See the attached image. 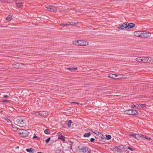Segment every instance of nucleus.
Wrapping results in <instances>:
<instances>
[{
    "label": "nucleus",
    "instance_id": "nucleus-1",
    "mask_svg": "<svg viewBox=\"0 0 153 153\" xmlns=\"http://www.w3.org/2000/svg\"><path fill=\"white\" fill-rule=\"evenodd\" d=\"M134 35L137 37H150L151 33L144 31H136L134 32Z\"/></svg>",
    "mask_w": 153,
    "mask_h": 153
},
{
    "label": "nucleus",
    "instance_id": "nucleus-2",
    "mask_svg": "<svg viewBox=\"0 0 153 153\" xmlns=\"http://www.w3.org/2000/svg\"><path fill=\"white\" fill-rule=\"evenodd\" d=\"M126 76L123 74L116 75L113 74H108V76L111 78L115 79H120L123 78H126Z\"/></svg>",
    "mask_w": 153,
    "mask_h": 153
},
{
    "label": "nucleus",
    "instance_id": "nucleus-3",
    "mask_svg": "<svg viewBox=\"0 0 153 153\" xmlns=\"http://www.w3.org/2000/svg\"><path fill=\"white\" fill-rule=\"evenodd\" d=\"M26 121V118L24 117H18L14 120L15 124L21 125L23 124Z\"/></svg>",
    "mask_w": 153,
    "mask_h": 153
},
{
    "label": "nucleus",
    "instance_id": "nucleus-4",
    "mask_svg": "<svg viewBox=\"0 0 153 153\" xmlns=\"http://www.w3.org/2000/svg\"><path fill=\"white\" fill-rule=\"evenodd\" d=\"M18 134L22 137H25L28 135V132L25 129H20L18 131Z\"/></svg>",
    "mask_w": 153,
    "mask_h": 153
},
{
    "label": "nucleus",
    "instance_id": "nucleus-5",
    "mask_svg": "<svg viewBox=\"0 0 153 153\" xmlns=\"http://www.w3.org/2000/svg\"><path fill=\"white\" fill-rule=\"evenodd\" d=\"M45 7L47 8L49 11L53 12H56L57 11V8L54 6L47 5L45 6Z\"/></svg>",
    "mask_w": 153,
    "mask_h": 153
},
{
    "label": "nucleus",
    "instance_id": "nucleus-6",
    "mask_svg": "<svg viewBox=\"0 0 153 153\" xmlns=\"http://www.w3.org/2000/svg\"><path fill=\"white\" fill-rule=\"evenodd\" d=\"M89 148L86 146H83L81 149H79L78 151L79 153H84L87 152V153H89L88 151Z\"/></svg>",
    "mask_w": 153,
    "mask_h": 153
},
{
    "label": "nucleus",
    "instance_id": "nucleus-7",
    "mask_svg": "<svg viewBox=\"0 0 153 153\" xmlns=\"http://www.w3.org/2000/svg\"><path fill=\"white\" fill-rule=\"evenodd\" d=\"M142 62H153V58L148 57L142 56Z\"/></svg>",
    "mask_w": 153,
    "mask_h": 153
},
{
    "label": "nucleus",
    "instance_id": "nucleus-8",
    "mask_svg": "<svg viewBox=\"0 0 153 153\" xmlns=\"http://www.w3.org/2000/svg\"><path fill=\"white\" fill-rule=\"evenodd\" d=\"M23 65V64L19 63L18 62L16 63L13 64L12 65L13 67L15 68H20L21 66Z\"/></svg>",
    "mask_w": 153,
    "mask_h": 153
},
{
    "label": "nucleus",
    "instance_id": "nucleus-9",
    "mask_svg": "<svg viewBox=\"0 0 153 153\" xmlns=\"http://www.w3.org/2000/svg\"><path fill=\"white\" fill-rule=\"evenodd\" d=\"M129 136H133L137 140L140 139V137L142 136L143 137V135L142 134H141L140 136V135L138 134H136L134 133L129 134Z\"/></svg>",
    "mask_w": 153,
    "mask_h": 153
},
{
    "label": "nucleus",
    "instance_id": "nucleus-10",
    "mask_svg": "<svg viewBox=\"0 0 153 153\" xmlns=\"http://www.w3.org/2000/svg\"><path fill=\"white\" fill-rule=\"evenodd\" d=\"M127 24L126 22H125L122 24L121 25H120L117 28L120 30H123L124 28L127 29Z\"/></svg>",
    "mask_w": 153,
    "mask_h": 153
},
{
    "label": "nucleus",
    "instance_id": "nucleus-11",
    "mask_svg": "<svg viewBox=\"0 0 153 153\" xmlns=\"http://www.w3.org/2000/svg\"><path fill=\"white\" fill-rule=\"evenodd\" d=\"M82 40H77L76 41H73L72 42L74 44L78 46H82L83 43H82Z\"/></svg>",
    "mask_w": 153,
    "mask_h": 153
},
{
    "label": "nucleus",
    "instance_id": "nucleus-12",
    "mask_svg": "<svg viewBox=\"0 0 153 153\" xmlns=\"http://www.w3.org/2000/svg\"><path fill=\"white\" fill-rule=\"evenodd\" d=\"M126 23L127 24V29L131 28H133L135 26V25L134 24L132 23H129L128 22H126Z\"/></svg>",
    "mask_w": 153,
    "mask_h": 153
},
{
    "label": "nucleus",
    "instance_id": "nucleus-13",
    "mask_svg": "<svg viewBox=\"0 0 153 153\" xmlns=\"http://www.w3.org/2000/svg\"><path fill=\"white\" fill-rule=\"evenodd\" d=\"M57 135L58 136V138L59 139H60L62 140L63 141H65V140L64 138V137L62 135L61 133L60 132H59L57 133Z\"/></svg>",
    "mask_w": 153,
    "mask_h": 153
},
{
    "label": "nucleus",
    "instance_id": "nucleus-14",
    "mask_svg": "<svg viewBox=\"0 0 153 153\" xmlns=\"http://www.w3.org/2000/svg\"><path fill=\"white\" fill-rule=\"evenodd\" d=\"M23 4V3L21 2H16V6L17 8H20L22 6Z\"/></svg>",
    "mask_w": 153,
    "mask_h": 153
},
{
    "label": "nucleus",
    "instance_id": "nucleus-15",
    "mask_svg": "<svg viewBox=\"0 0 153 153\" xmlns=\"http://www.w3.org/2000/svg\"><path fill=\"white\" fill-rule=\"evenodd\" d=\"M39 115L41 116L45 117L47 115V114L45 111H39Z\"/></svg>",
    "mask_w": 153,
    "mask_h": 153
},
{
    "label": "nucleus",
    "instance_id": "nucleus-16",
    "mask_svg": "<svg viewBox=\"0 0 153 153\" xmlns=\"http://www.w3.org/2000/svg\"><path fill=\"white\" fill-rule=\"evenodd\" d=\"M26 151L30 153H33L34 152H36L35 149H33L32 148H30L29 149H26Z\"/></svg>",
    "mask_w": 153,
    "mask_h": 153
},
{
    "label": "nucleus",
    "instance_id": "nucleus-17",
    "mask_svg": "<svg viewBox=\"0 0 153 153\" xmlns=\"http://www.w3.org/2000/svg\"><path fill=\"white\" fill-rule=\"evenodd\" d=\"M132 109L127 110H126L125 111V112L126 114H128L129 115H131L132 114Z\"/></svg>",
    "mask_w": 153,
    "mask_h": 153
},
{
    "label": "nucleus",
    "instance_id": "nucleus-18",
    "mask_svg": "<svg viewBox=\"0 0 153 153\" xmlns=\"http://www.w3.org/2000/svg\"><path fill=\"white\" fill-rule=\"evenodd\" d=\"M142 58V56L139 57L138 58H136L135 60L138 62H142V58Z\"/></svg>",
    "mask_w": 153,
    "mask_h": 153
},
{
    "label": "nucleus",
    "instance_id": "nucleus-19",
    "mask_svg": "<svg viewBox=\"0 0 153 153\" xmlns=\"http://www.w3.org/2000/svg\"><path fill=\"white\" fill-rule=\"evenodd\" d=\"M131 112L132 113V114H131V115H137L138 113L137 111L133 109H132Z\"/></svg>",
    "mask_w": 153,
    "mask_h": 153
},
{
    "label": "nucleus",
    "instance_id": "nucleus-20",
    "mask_svg": "<svg viewBox=\"0 0 153 153\" xmlns=\"http://www.w3.org/2000/svg\"><path fill=\"white\" fill-rule=\"evenodd\" d=\"M62 151L61 148L60 147H58L56 149V153H60V152Z\"/></svg>",
    "mask_w": 153,
    "mask_h": 153
},
{
    "label": "nucleus",
    "instance_id": "nucleus-21",
    "mask_svg": "<svg viewBox=\"0 0 153 153\" xmlns=\"http://www.w3.org/2000/svg\"><path fill=\"white\" fill-rule=\"evenodd\" d=\"M13 18V17L11 15H9L6 18V19L7 20L10 21L12 20Z\"/></svg>",
    "mask_w": 153,
    "mask_h": 153
},
{
    "label": "nucleus",
    "instance_id": "nucleus-22",
    "mask_svg": "<svg viewBox=\"0 0 153 153\" xmlns=\"http://www.w3.org/2000/svg\"><path fill=\"white\" fill-rule=\"evenodd\" d=\"M82 43H83L82 46L88 45L89 44L88 42L85 41H82Z\"/></svg>",
    "mask_w": 153,
    "mask_h": 153
},
{
    "label": "nucleus",
    "instance_id": "nucleus-23",
    "mask_svg": "<svg viewBox=\"0 0 153 153\" xmlns=\"http://www.w3.org/2000/svg\"><path fill=\"white\" fill-rule=\"evenodd\" d=\"M115 150L119 153H121L122 152V151L121 149L118 147L115 149Z\"/></svg>",
    "mask_w": 153,
    "mask_h": 153
},
{
    "label": "nucleus",
    "instance_id": "nucleus-24",
    "mask_svg": "<svg viewBox=\"0 0 153 153\" xmlns=\"http://www.w3.org/2000/svg\"><path fill=\"white\" fill-rule=\"evenodd\" d=\"M91 133H85L84 134V137H87L90 136L91 135Z\"/></svg>",
    "mask_w": 153,
    "mask_h": 153
},
{
    "label": "nucleus",
    "instance_id": "nucleus-25",
    "mask_svg": "<svg viewBox=\"0 0 153 153\" xmlns=\"http://www.w3.org/2000/svg\"><path fill=\"white\" fill-rule=\"evenodd\" d=\"M72 123V121L71 120H69L67 123V125H68V126L69 127H71V123Z\"/></svg>",
    "mask_w": 153,
    "mask_h": 153
},
{
    "label": "nucleus",
    "instance_id": "nucleus-26",
    "mask_svg": "<svg viewBox=\"0 0 153 153\" xmlns=\"http://www.w3.org/2000/svg\"><path fill=\"white\" fill-rule=\"evenodd\" d=\"M106 137L107 140H110L111 138V136L110 135H107L106 134Z\"/></svg>",
    "mask_w": 153,
    "mask_h": 153
},
{
    "label": "nucleus",
    "instance_id": "nucleus-27",
    "mask_svg": "<svg viewBox=\"0 0 153 153\" xmlns=\"http://www.w3.org/2000/svg\"><path fill=\"white\" fill-rule=\"evenodd\" d=\"M67 25H76V23H74V22H68L67 24Z\"/></svg>",
    "mask_w": 153,
    "mask_h": 153
},
{
    "label": "nucleus",
    "instance_id": "nucleus-28",
    "mask_svg": "<svg viewBox=\"0 0 153 153\" xmlns=\"http://www.w3.org/2000/svg\"><path fill=\"white\" fill-rule=\"evenodd\" d=\"M68 69L69 70H76L77 69V68L76 67L73 68V67H72L71 68H68Z\"/></svg>",
    "mask_w": 153,
    "mask_h": 153
},
{
    "label": "nucleus",
    "instance_id": "nucleus-29",
    "mask_svg": "<svg viewBox=\"0 0 153 153\" xmlns=\"http://www.w3.org/2000/svg\"><path fill=\"white\" fill-rule=\"evenodd\" d=\"M138 105V106H139V107L142 108H143L146 106V104H139V105Z\"/></svg>",
    "mask_w": 153,
    "mask_h": 153
},
{
    "label": "nucleus",
    "instance_id": "nucleus-30",
    "mask_svg": "<svg viewBox=\"0 0 153 153\" xmlns=\"http://www.w3.org/2000/svg\"><path fill=\"white\" fill-rule=\"evenodd\" d=\"M32 113L33 114L39 115V112H36V111H33V112Z\"/></svg>",
    "mask_w": 153,
    "mask_h": 153
},
{
    "label": "nucleus",
    "instance_id": "nucleus-31",
    "mask_svg": "<svg viewBox=\"0 0 153 153\" xmlns=\"http://www.w3.org/2000/svg\"><path fill=\"white\" fill-rule=\"evenodd\" d=\"M48 131H49L48 129H45L44 131V132L46 134H49V133L48 132Z\"/></svg>",
    "mask_w": 153,
    "mask_h": 153
},
{
    "label": "nucleus",
    "instance_id": "nucleus-32",
    "mask_svg": "<svg viewBox=\"0 0 153 153\" xmlns=\"http://www.w3.org/2000/svg\"><path fill=\"white\" fill-rule=\"evenodd\" d=\"M51 139V138L50 137H49L46 140H45V142L46 143H48L49 141H50V140Z\"/></svg>",
    "mask_w": 153,
    "mask_h": 153
},
{
    "label": "nucleus",
    "instance_id": "nucleus-33",
    "mask_svg": "<svg viewBox=\"0 0 153 153\" xmlns=\"http://www.w3.org/2000/svg\"><path fill=\"white\" fill-rule=\"evenodd\" d=\"M128 149H129L131 151H133V150H134V149L133 148H131L130 147L128 146L127 147Z\"/></svg>",
    "mask_w": 153,
    "mask_h": 153
},
{
    "label": "nucleus",
    "instance_id": "nucleus-34",
    "mask_svg": "<svg viewBox=\"0 0 153 153\" xmlns=\"http://www.w3.org/2000/svg\"><path fill=\"white\" fill-rule=\"evenodd\" d=\"M119 148H120L121 150V149H123L124 148V146L123 145H121L120 146L118 147Z\"/></svg>",
    "mask_w": 153,
    "mask_h": 153
},
{
    "label": "nucleus",
    "instance_id": "nucleus-35",
    "mask_svg": "<svg viewBox=\"0 0 153 153\" xmlns=\"http://www.w3.org/2000/svg\"><path fill=\"white\" fill-rule=\"evenodd\" d=\"M97 133L98 134V136L100 137H102L103 135L101 133L98 132Z\"/></svg>",
    "mask_w": 153,
    "mask_h": 153
},
{
    "label": "nucleus",
    "instance_id": "nucleus-36",
    "mask_svg": "<svg viewBox=\"0 0 153 153\" xmlns=\"http://www.w3.org/2000/svg\"><path fill=\"white\" fill-rule=\"evenodd\" d=\"M2 102H9V101L8 100H3Z\"/></svg>",
    "mask_w": 153,
    "mask_h": 153
},
{
    "label": "nucleus",
    "instance_id": "nucleus-37",
    "mask_svg": "<svg viewBox=\"0 0 153 153\" xmlns=\"http://www.w3.org/2000/svg\"><path fill=\"white\" fill-rule=\"evenodd\" d=\"M88 132L89 133H90V132L91 131V132H93V131H92L90 129H88L87 130Z\"/></svg>",
    "mask_w": 153,
    "mask_h": 153
},
{
    "label": "nucleus",
    "instance_id": "nucleus-38",
    "mask_svg": "<svg viewBox=\"0 0 153 153\" xmlns=\"http://www.w3.org/2000/svg\"><path fill=\"white\" fill-rule=\"evenodd\" d=\"M60 26H63V27H65V26H67V24H60Z\"/></svg>",
    "mask_w": 153,
    "mask_h": 153
},
{
    "label": "nucleus",
    "instance_id": "nucleus-39",
    "mask_svg": "<svg viewBox=\"0 0 153 153\" xmlns=\"http://www.w3.org/2000/svg\"><path fill=\"white\" fill-rule=\"evenodd\" d=\"M95 140V139L94 138H91V139H90V141L91 142H94Z\"/></svg>",
    "mask_w": 153,
    "mask_h": 153
},
{
    "label": "nucleus",
    "instance_id": "nucleus-40",
    "mask_svg": "<svg viewBox=\"0 0 153 153\" xmlns=\"http://www.w3.org/2000/svg\"><path fill=\"white\" fill-rule=\"evenodd\" d=\"M5 120L8 123H9L10 121V120L8 119L5 118Z\"/></svg>",
    "mask_w": 153,
    "mask_h": 153
},
{
    "label": "nucleus",
    "instance_id": "nucleus-41",
    "mask_svg": "<svg viewBox=\"0 0 153 153\" xmlns=\"http://www.w3.org/2000/svg\"><path fill=\"white\" fill-rule=\"evenodd\" d=\"M3 97L5 98H7L8 97V96L7 95H4Z\"/></svg>",
    "mask_w": 153,
    "mask_h": 153
},
{
    "label": "nucleus",
    "instance_id": "nucleus-42",
    "mask_svg": "<svg viewBox=\"0 0 153 153\" xmlns=\"http://www.w3.org/2000/svg\"><path fill=\"white\" fill-rule=\"evenodd\" d=\"M69 142L70 143L69 145L70 146H72V143L71 142H70V141H69Z\"/></svg>",
    "mask_w": 153,
    "mask_h": 153
},
{
    "label": "nucleus",
    "instance_id": "nucleus-43",
    "mask_svg": "<svg viewBox=\"0 0 153 153\" xmlns=\"http://www.w3.org/2000/svg\"><path fill=\"white\" fill-rule=\"evenodd\" d=\"M71 103H73V104H79V103L76 102H71Z\"/></svg>",
    "mask_w": 153,
    "mask_h": 153
},
{
    "label": "nucleus",
    "instance_id": "nucleus-44",
    "mask_svg": "<svg viewBox=\"0 0 153 153\" xmlns=\"http://www.w3.org/2000/svg\"><path fill=\"white\" fill-rule=\"evenodd\" d=\"M136 107V106L135 105H132L131 106V108H134V107Z\"/></svg>",
    "mask_w": 153,
    "mask_h": 153
},
{
    "label": "nucleus",
    "instance_id": "nucleus-45",
    "mask_svg": "<svg viewBox=\"0 0 153 153\" xmlns=\"http://www.w3.org/2000/svg\"><path fill=\"white\" fill-rule=\"evenodd\" d=\"M5 0H0V2H4Z\"/></svg>",
    "mask_w": 153,
    "mask_h": 153
},
{
    "label": "nucleus",
    "instance_id": "nucleus-46",
    "mask_svg": "<svg viewBox=\"0 0 153 153\" xmlns=\"http://www.w3.org/2000/svg\"><path fill=\"white\" fill-rule=\"evenodd\" d=\"M39 138V137H36V136H34L33 137V139H34V138Z\"/></svg>",
    "mask_w": 153,
    "mask_h": 153
},
{
    "label": "nucleus",
    "instance_id": "nucleus-47",
    "mask_svg": "<svg viewBox=\"0 0 153 153\" xmlns=\"http://www.w3.org/2000/svg\"><path fill=\"white\" fill-rule=\"evenodd\" d=\"M98 132H97V133H95V132H93V133L95 134L96 135H98V134L97 133Z\"/></svg>",
    "mask_w": 153,
    "mask_h": 153
},
{
    "label": "nucleus",
    "instance_id": "nucleus-48",
    "mask_svg": "<svg viewBox=\"0 0 153 153\" xmlns=\"http://www.w3.org/2000/svg\"><path fill=\"white\" fill-rule=\"evenodd\" d=\"M16 2H16H18V0H14Z\"/></svg>",
    "mask_w": 153,
    "mask_h": 153
},
{
    "label": "nucleus",
    "instance_id": "nucleus-49",
    "mask_svg": "<svg viewBox=\"0 0 153 153\" xmlns=\"http://www.w3.org/2000/svg\"><path fill=\"white\" fill-rule=\"evenodd\" d=\"M72 146H70V149H72Z\"/></svg>",
    "mask_w": 153,
    "mask_h": 153
},
{
    "label": "nucleus",
    "instance_id": "nucleus-50",
    "mask_svg": "<svg viewBox=\"0 0 153 153\" xmlns=\"http://www.w3.org/2000/svg\"><path fill=\"white\" fill-rule=\"evenodd\" d=\"M144 137L146 139H149V138L145 136Z\"/></svg>",
    "mask_w": 153,
    "mask_h": 153
},
{
    "label": "nucleus",
    "instance_id": "nucleus-51",
    "mask_svg": "<svg viewBox=\"0 0 153 153\" xmlns=\"http://www.w3.org/2000/svg\"><path fill=\"white\" fill-rule=\"evenodd\" d=\"M148 139H149V140H151V138H149Z\"/></svg>",
    "mask_w": 153,
    "mask_h": 153
},
{
    "label": "nucleus",
    "instance_id": "nucleus-52",
    "mask_svg": "<svg viewBox=\"0 0 153 153\" xmlns=\"http://www.w3.org/2000/svg\"><path fill=\"white\" fill-rule=\"evenodd\" d=\"M37 153H42L41 152H38Z\"/></svg>",
    "mask_w": 153,
    "mask_h": 153
},
{
    "label": "nucleus",
    "instance_id": "nucleus-53",
    "mask_svg": "<svg viewBox=\"0 0 153 153\" xmlns=\"http://www.w3.org/2000/svg\"><path fill=\"white\" fill-rule=\"evenodd\" d=\"M17 148H19V147H18V146H17Z\"/></svg>",
    "mask_w": 153,
    "mask_h": 153
}]
</instances>
